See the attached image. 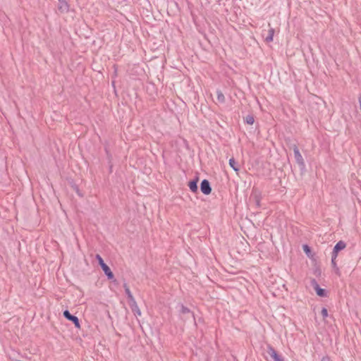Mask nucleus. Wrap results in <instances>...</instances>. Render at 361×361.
Instances as JSON below:
<instances>
[{"mask_svg":"<svg viewBox=\"0 0 361 361\" xmlns=\"http://www.w3.org/2000/svg\"><path fill=\"white\" fill-rule=\"evenodd\" d=\"M180 312L182 314H188L189 317H192L193 319V320L195 321L194 313L192 312L189 308L184 306L183 305H181V306H180Z\"/></svg>","mask_w":361,"mask_h":361,"instance_id":"obj_11","label":"nucleus"},{"mask_svg":"<svg viewBox=\"0 0 361 361\" xmlns=\"http://www.w3.org/2000/svg\"><path fill=\"white\" fill-rule=\"evenodd\" d=\"M274 29L271 27L269 30V33H268V35L265 37V41L267 42H271L273 41V37H274Z\"/></svg>","mask_w":361,"mask_h":361,"instance_id":"obj_15","label":"nucleus"},{"mask_svg":"<svg viewBox=\"0 0 361 361\" xmlns=\"http://www.w3.org/2000/svg\"><path fill=\"white\" fill-rule=\"evenodd\" d=\"M123 288L125 289L126 294L127 295L128 302H130V301H133V300H135L133 294L131 293V292L130 290L129 287L128 286V285L126 283L123 284Z\"/></svg>","mask_w":361,"mask_h":361,"instance_id":"obj_12","label":"nucleus"},{"mask_svg":"<svg viewBox=\"0 0 361 361\" xmlns=\"http://www.w3.org/2000/svg\"><path fill=\"white\" fill-rule=\"evenodd\" d=\"M303 250L307 255H309V253L311 252V249L307 245H303Z\"/></svg>","mask_w":361,"mask_h":361,"instance_id":"obj_18","label":"nucleus"},{"mask_svg":"<svg viewBox=\"0 0 361 361\" xmlns=\"http://www.w3.org/2000/svg\"><path fill=\"white\" fill-rule=\"evenodd\" d=\"M96 259L107 278L109 279H113L114 278V275L109 266L104 263L102 257L99 255H97Z\"/></svg>","mask_w":361,"mask_h":361,"instance_id":"obj_1","label":"nucleus"},{"mask_svg":"<svg viewBox=\"0 0 361 361\" xmlns=\"http://www.w3.org/2000/svg\"><path fill=\"white\" fill-rule=\"evenodd\" d=\"M200 190L204 195H209L212 192L210 183L208 180L204 179L200 184Z\"/></svg>","mask_w":361,"mask_h":361,"instance_id":"obj_5","label":"nucleus"},{"mask_svg":"<svg viewBox=\"0 0 361 361\" xmlns=\"http://www.w3.org/2000/svg\"><path fill=\"white\" fill-rule=\"evenodd\" d=\"M255 202H256V204L257 207L260 206V200H259V197H255Z\"/></svg>","mask_w":361,"mask_h":361,"instance_id":"obj_20","label":"nucleus"},{"mask_svg":"<svg viewBox=\"0 0 361 361\" xmlns=\"http://www.w3.org/2000/svg\"><path fill=\"white\" fill-rule=\"evenodd\" d=\"M129 305L131 307L132 311L134 312V314L136 315H141V312L140 308L138 307V305L135 301V300H133V301L129 302Z\"/></svg>","mask_w":361,"mask_h":361,"instance_id":"obj_10","label":"nucleus"},{"mask_svg":"<svg viewBox=\"0 0 361 361\" xmlns=\"http://www.w3.org/2000/svg\"><path fill=\"white\" fill-rule=\"evenodd\" d=\"M216 99H217V101L221 104H224L225 102V101H226L225 96L221 90H218L216 91Z\"/></svg>","mask_w":361,"mask_h":361,"instance_id":"obj_13","label":"nucleus"},{"mask_svg":"<svg viewBox=\"0 0 361 361\" xmlns=\"http://www.w3.org/2000/svg\"><path fill=\"white\" fill-rule=\"evenodd\" d=\"M345 247L346 244L345 242L342 240L338 241L333 249L332 255H334V258H336L338 252L343 250Z\"/></svg>","mask_w":361,"mask_h":361,"instance_id":"obj_7","label":"nucleus"},{"mask_svg":"<svg viewBox=\"0 0 361 361\" xmlns=\"http://www.w3.org/2000/svg\"><path fill=\"white\" fill-rule=\"evenodd\" d=\"M198 180L199 179L197 177L195 179L189 181V183H188V187L192 192H197V191H198V186H197Z\"/></svg>","mask_w":361,"mask_h":361,"instance_id":"obj_9","label":"nucleus"},{"mask_svg":"<svg viewBox=\"0 0 361 361\" xmlns=\"http://www.w3.org/2000/svg\"><path fill=\"white\" fill-rule=\"evenodd\" d=\"M293 149L294 157H295V161H296L297 164L301 168H304L305 166V161H304L302 156L301 155V154H300V152L299 151V149H298V147H297L296 145H293Z\"/></svg>","mask_w":361,"mask_h":361,"instance_id":"obj_2","label":"nucleus"},{"mask_svg":"<svg viewBox=\"0 0 361 361\" xmlns=\"http://www.w3.org/2000/svg\"><path fill=\"white\" fill-rule=\"evenodd\" d=\"M229 165L235 171H239V167H238V163L235 161V159L234 158H231L229 159Z\"/></svg>","mask_w":361,"mask_h":361,"instance_id":"obj_14","label":"nucleus"},{"mask_svg":"<svg viewBox=\"0 0 361 361\" xmlns=\"http://www.w3.org/2000/svg\"><path fill=\"white\" fill-rule=\"evenodd\" d=\"M321 314L324 318H326L328 317V311H327L326 308H325V307L322 308V310L321 311Z\"/></svg>","mask_w":361,"mask_h":361,"instance_id":"obj_17","label":"nucleus"},{"mask_svg":"<svg viewBox=\"0 0 361 361\" xmlns=\"http://www.w3.org/2000/svg\"><path fill=\"white\" fill-rule=\"evenodd\" d=\"M58 9L61 13H68L69 5L66 0H59Z\"/></svg>","mask_w":361,"mask_h":361,"instance_id":"obj_8","label":"nucleus"},{"mask_svg":"<svg viewBox=\"0 0 361 361\" xmlns=\"http://www.w3.org/2000/svg\"><path fill=\"white\" fill-rule=\"evenodd\" d=\"M336 258H334V255H331V264L334 267H336Z\"/></svg>","mask_w":361,"mask_h":361,"instance_id":"obj_19","label":"nucleus"},{"mask_svg":"<svg viewBox=\"0 0 361 361\" xmlns=\"http://www.w3.org/2000/svg\"><path fill=\"white\" fill-rule=\"evenodd\" d=\"M312 286L314 288V290L316 291L317 295H319L320 297H326V290L319 287V284L317 283L315 279H313L312 281Z\"/></svg>","mask_w":361,"mask_h":361,"instance_id":"obj_6","label":"nucleus"},{"mask_svg":"<svg viewBox=\"0 0 361 361\" xmlns=\"http://www.w3.org/2000/svg\"><path fill=\"white\" fill-rule=\"evenodd\" d=\"M267 353L274 360V361H284L283 358L279 355L275 349L270 345L267 346Z\"/></svg>","mask_w":361,"mask_h":361,"instance_id":"obj_4","label":"nucleus"},{"mask_svg":"<svg viewBox=\"0 0 361 361\" xmlns=\"http://www.w3.org/2000/svg\"><path fill=\"white\" fill-rule=\"evenodd\" d=\"M244 121L246 123L249 124V125H252L255 122V118H254V116L252 115H247L245 118H244Z\"/></svg>","mask_w":361,"mask_h":361,"instance_id":"obj_16","label":"nucleus"},{"mask_svg":"<svg viewBox=\"0 0 361 361\" xmlns=\"http://www.w3.org/2000/svg\"><path fill=\"white\" fill-rule=\"evenodd\" d=\"M63 317L68 320L72 322L75 326L78 329L80 328V322L78 318L76 316H74L70 313V312L67 310H64L63 312Z\"/></svg>","mask_w":361,"mask_h":361,"instance_id":"obj_3","label":"nucleus"}]
</instances>
